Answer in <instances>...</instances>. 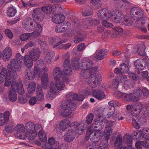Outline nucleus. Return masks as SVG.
<instances>
[{"instance_id":"f257e3e1","label":"nucleus","mask_w":149,"mask_h":149,"mask_svg":"<svg viewBox=\"0 0 149 149\" xmlns=\"http://www.w3.org/2000/svg\"><path fill=\"white\" fill-rule=\"evenodd\" d=\"M65 97L67 100H63L61 102L59 111L61 115L65 117L71 115L73 108L76 106V104L71 102V100L74 99L76 100L82 101L84 98V96L82 95L72 93H67Z\"/></svg>"},{"instance_id":"f03ea898","label":"nucleus","mask_w":149,"mask_h":149,"mask_svg":"<svg viewBox=\"0 0 149 149\" xmlns=\"http://www.w3.org/2000/svg\"><path fill=\"white\" fill-rule=\"evenodd\" d=\"M78 58H74L72 60V65L73 69L77 70L80 68L84 70H89L93 65V62L88 58H84L79 62Z\"/></svg>"},{"instance_id":"7ed1b4c3","label":"nucleus","mask_w":149,"mask_h":149,"mask_svg":"<svg viewBox=\"0 0 149 149\" xmlns=\"http://www.w3.org/2000/svg\"><path fill=\"white\" fill-rule=\"evenodd\" d=\"M55 81L54 84L52 83L50 84L49 89L47 93L46 97L49 99L53 100L55 97L58 90L61 91L65 88V84L60 79Z\"/></svg>"},{"instance_id":"20e7f679","label":"nucleus","mask_w":149,"mask_h":149,"mask_svg":"<svg viewBox=\"0 0 149 149\" xmlns=\"http://www.w3.org/2000/svg\"><path fill=\"white\" fill-rule=\"evenodd\" d=\"M16 59L13 58L11 59L10 61V64H8L7 66L8 70L9 72L13 70L12 73L13 75L15 74L16 72L19 71L21 69L22 65H23V56H21L19 53L16 54Z\"/></svg>"},{"instance_id":"39448f33","label":"nucleus","mask_w":149,"mask_h":149,"mask_svg":"<svg viewBox=\"0 0 149 149\" xmlns=\"http://www.w3.org/2000/svg\"><path fill=\"white\" fill-rule=\"evenodd\" d=\"M102 137V134L100 131L88 129L86 134V139L88 140L90 138L92 142H95L98 141Z\"/></svg>"},{"instance_id":"423d86ee","label":"nucleus","mask_w":149,"mask_h":149,"mask_svg":"<svg viewBox=\"0 0 149 149\" xmlns=\"http://www.w3.org/2000/svg\"><path fill=\"white\" fill-rule=\"evenodd\" d=\"M102 79V78L100 74L93 73L88 79V83L89 85L91 87H96L101 82Z\"/></svg>"},{"instance_id":"0eeeda50","label":"nucleus","mask_w":149,"mask_h":149,"mask_svg":"<svg viewBox=\"0 0 149 149\" xmlns=\"http://www.w3.org/2000/svg\"><path fill=\"white\" fill-rule=\"evenodd\" d=\"M77 28L78 29H76V30L75 33L73 30L70 29L67 31L66 35L67 36L72 37L73 36L74 34H75L77 37H79L74 40V42L75 43H77L82 41L85 37L84 32L81 33L80 32L81 29L80 27V26H77Z\"/></svg>"},{"instance_id":"6e6552de","label":"nucleus","mask_w":149,"mask_h":149,"mask_svg":"<svg viewBox=\"0 0 149 149\" xmlns=\"http://www.w3.org/2000/svg\"><path fill=\"white\" fill-rule=\"evenodd\" d=\"M45 64L42 59H40L36 62L35 66L34 72L37 75L40 76L42 71L44 72L48 71L47 68L45 67Z\"/></svg>"},{"instance_id":"1a4fd4ad","label":"nucleus","mask_w":149,"mask_h":149,"mask_svg":"<svg viewBox=\"0 0 149 149\" xmlns=\"http://www.w3.org/2000/svg\"><path fill=\"white\" fill-rule=\"evenodd\" d=\"M130 14L132 17L135 20H139L144 17V11L139 7L132 8L130 10Z\"/></svg>"},{"instance_id":"9d476101","label":"nucleus","mask_w":149,"mask_h":149,"mask_svg":"<svg viewBox=\"0 0 149 149\" xmlns=\"http://www.w3.org/2000/svg\"><path fill=\"white\" fill-rule=\"evenodd\" d=\"M17 132L15 136L20 139H24L26 138V133L25 132V127L24 125L22 124L17 125L15 128Z\"/></svg>"},{"instance_id":"9b49d317","label":"nucleus","mask_w":149,"mask_h":149,"mask_svg":"<svg viewBox=\"0 0 149 149\" xmlns=\"http://www.w3.org/2000/svg\"><path fill=\"white\" fill-rule=\"evenodd\" d=\"M98 18L101 20L109 19L112 16V12L106 8L102 9L97 13Z\"/></svg>"},{"instance_id":"f8f14e48","label":"nucleus","mask_w":149,"mask_h":149,"mask_svg":"<svg viewBox=\"0 0 149 149\" xmlns=\"http://www.w3.org/2000/svg\"><path fill=\"white\" fill-rule=\"evenodd\" d=\"M15 69L11 71L10 72H9L8 70V72L7 69L6 68H3L1 70L0 73V83H2L4 81L5 79L9 78L10 77H11L12 78H14V77L16 75V72L15 74L13 75L12 73L13 70H15Z\"/></svg>"},{"instance_id":"ddd939ff","label":"nucleus","mask_w":149,"mask_h":149,"mask_svg":"<svg viewBox=\"0 0 149 149\" xmlns=\"http://www.w3.org/2000/svg\"><path fill=\"white\" fill-rule=\"evenodd\" d=\"M12 90L16 91H17L18 93L20 95L23 94L24 93V90L23 88L21 82H17L13 81L11 84Z\"/></svg>"},{"instance_id":"4468645a","label":"nucleus","mask_w":149,"mask_h":149,"mask_svg":"<svg viewBox=\"0 0 149 149\" xmlns=\"http://www.w3.org/2000/svg\"><path fill=\"white\" fill-rule=\"evenodd\" d=\"M32 16L33 20L36 22L42 21L44 17V15L38 8H36L34 10Z\"/></svg>"},{"instance_id":"2eb2a0df","label":"nucleus","mask_w":149,"mask_h":149,"mask_svg":"<svg viewBox=\"0 0 149 149\" xmlns=\"http://www.w3.org/2000/svg\"><path fill=\"white\" fill-rule=\"evenodd\" d=\"M119 81L123 84V87L126 90L129 89L131 86L132 83L127 79V77L123 74L120 75L118 77Z\"/></svg>"},{"instance_id":"dca6fc26","label":"nucleus","mask_w":149,"mask_h":149,"mask_svg":"<svg viewBox=\"0 0 149 149\" xmlns=\"http://www.w3.org/2000/svg\"><path fill=\"white\" fill-rule=\"evenodd\" d=\"M65 41L61 39L58 36H55L50 38L49 42L50 45L52 46L53 48H55L59 45L65 42Z\"/></svg>"},{"instance_id":"f3484780","label":"nucleus","mask_w":149,"mask_h":149,"mask_svg":"<svg viewBox=\"0 0 149 149\" xmlns=\"http://www.w3.org/2000/svg\"><path fill=\"white\" fill-rule=\"evenodd\" d=\"M112 21L115 23H120L123 21L124 15L122 13L118 10L112 11Z\"/></svg>"},{"instance_id":"a211bd4d","label":"nucleus","mask_w":149,"mask_h":149,"mask_svg":"<svg viewBox=\"0 0 149 149\" xmlns=\"http://www.w3.org/2000/svg\"><path fill=\"white\" fill-rule=\"evenodd\" d=\"M115 111V107L111 108L110 107H107L104 108L102 110V115L104 117L109 118L114 114Z\"/></svg>"},{"instance_id":"6ab92c4d","label":"nucleus","mask_w":149,"mask_h":149,"mask_svg":"<svg viewBox=\"0 0 149 149\" xmlns=\"http://www.w3.org/2000/svg\"><path fill=\"white\" fill-rule=\"evenodd\" d=\"M63 68L64 73L65 75L70 76L72 74V68L71 67L70 61L68 59H66L64 61Z\"/></svg>"},{"instance_id":"aec40b11","label":"nucleus","mask_w":149,"mask_h":149,"mask_svg":"<svg viewBox=\"0 0 149 149\" xmlns=\"http://www.w3.org/2000/svg\"><path fill=\"white\" fill-rule=\"evenodd\" d=\"M91 95L93 97L99 100H102L106 97L104 93L99 89L93 90Z\"/></svg>"},{"instance_id":"412c9836","label":"nucleus","mask_w":149,"mask_h":149,"mask_svg":"<svg viewBox=\"0 0 149 149\" xmlns=\"http://www.w3.org/2000/svg\"><path fill=\"white\" fill-rule=\"evenodd\" d=\"M107 54V50L102 49L96 52L93 56L97 60H100L104 58L106 56Z\"/></svg>"},{"instance_id":"4be33fe9","label":"nucleus","mask_w":149,"mask_h":149,"mask_svg":"<svg viewBox=\"0 0 149 149\" xmlns=\"http://www.w3.org/2000/svg\"><path fill=\"white\" fill-rule=\"evenodd\" d=\"M12 51L10 47H6L2 53L3 60L6 61H9L12 56Z\"/></svg>"},{"instance_id":"5701e85b","label":"nucleus","mask_w":149,"mask_h":149,"mask_svg":"<svg viewBox=\"0 0 149 149\" xmlns=\"http://www.w3.org/2000/svg\"><path fill=\"white\" fill-rule=\"evenodd\" d=\"M104 127V125L99 120H94L92 124L91 125V127L88 129L91 130H94L100 131Z\"/></svg>"},{"instance_id":"b1692460","label":"nucleus","mask_w":149,"mask_h":149,"mask_svg":"<svg viewBox=\"0 0 149 149\" xmlns=\"http://www.w3.org/2000/svg\"><path fill=\"white\" fill-rule=\"evenodd\" d=\"M112 125L107 124L105 127L104 132V136L106 140L103 141L102 142H107L108 144V141L109 139L111 134L112 132V129L111 128Z\"/></svg>"},{"instance_id":"393cba45","label":"nucleus","mask_w":149,"mask_h":149,"mask_svg":"<svg viewBox=\"0 0 149 149\" xmlns=\"http://www.w3.org/2000/svg\"><path fill=\"white\" fill-rule=\"evenodd\" d=\"M97 70V67H94L89 70H84L81 73V76L85 79H87L91 77L93 73H95Z\"/></svg>"},{"instance_id":"a878e982","label":"nucleus","mask_w":149,"mask_h":149,"mask_svg":"<svg viewBox=\"0 0 149 149\" xmlns=\"http://www.w3.org/2000/svg\"><path fill=\"white\" fill-rule=\"evenodd\" d=\"M75 132L72 130H69L64 135L65 140L70 142L72 141L75 138Z\"/></svg>"},{"instance_id":"bb28decb","label":"nucleus","mask_w":149,"mask_h":149,"mask_svg":"<svg viewBox=\"0 0 149 149\" xmlns=\"http://www.w3.org/2000/svg\"><path fill=\"white\" fill-rule=\"evenodd\" d=\"M41 52L38 48L33 49L30 52L29 56L33 61H36L40 57Z\"/></svg>"},{"instance_id":"cd10ccee","label":"nucleus","mask_w":149,"mask_h":149,"mask_svg":"<svg viewBox=\"0 0 149 149\" xmlns=\"http://www.w3.org/2000/svg\"><path fill=\"white\" fill-rule=\"evenodd\" d=\"M71 125H74L75 128V133L78 135H80L83 134L84 131V126L83 124L77 122L72 123Z\"/></svg>"},{"instance_id":"c85d7f7f","label":"nucleus","mask_w":149,"mask_h":149,"mask_svg":"<svg viewBox=\"0 0 149 149\" xmlns=\"http://www.w3.org/2000/svg\"><path fill=\"white\" fill-rule=\"evenodd\" d=\"M35 97L38 101H42L44 100V92L40 86L38 85L37 86Z\"/></svg>"},{"instance_id":"c756f323","label":"nucleus","mask_w":149,"mask_h":149,"mask_svg":"<svg viewBox=\"0 0 149 149\" xmlns=\"http://www.w3.org/2000/svg\"><path fill=\"white\" fill-rule=\"evenodd\" d=\"M62 72L61 69L59 67H56L53 70L52 74L55 81H58L60 79Z\"/></svg>"},{"instance_id":"7c9ffc66","label":"nucleus","mask_w":149,"mask_h":149,"mask_svg":"<svg viewBox=\"0 0 149 149\" xmlns=\"http://www.w3.org/2000/svg\"><path fill=\"white\" fill-rule=\"evenodd\" d=\"M53 22L56 24H59L64 21L65 19V16L61 14L56 15L52 17Z\"/></svg>"},{"instance_id":"2f4dec72","label":"nucleus","mask_w":149,"mask_h":149,"mask_svg":"<svg viewBox=\"0 0 149 149\" xmlns=\"http://www.w3.org/2000/svg\"><path fill=\"white\" fill-rule=\"evenodd\" d=\"M100 23V22L99 20L95 19L89 18L86 19L85 22L83 23L84 25L86 26L85 28H88L90 25H97Z\"/></svg>"},{"instance_id":"473e14b6","label":"nucleus","mask_w":149,"mask_h":149,"mask_svg":"<svg viewBox=\"0 0 149 149\" xmlns=\"http://www.w3.org/2000/svg\"><path fill=\"white\" fill-rule=\"evenodd\" d=\"M42 31V28L41 25L37 23L35 30L33 32L30 33L31 37H38L40 36Z\"/></svg>"},{"instance_id":"72a5a7b5","label":"nucleus","mask_w":149,"mask_h":149,"mask_svg":"<svg viewBox=\"0 0 149 149\" xmlns=\"http://www.w3.org/2000/svg\"><path fill=\"white\" fill-rule=\"evenodd\" d=\"M70 121L68 119H66L62 120L59 124V127L63 131H64L67 129L69 124Z\"/></svg>"},{"instance_id":"f704fd0d","label":"nucleus","mask_w":149,"mask_h":149,"mask_svg":"<svg viewBox=\"0 0 149 149\" xmlns=\"http://www.w3.org/2000/svg\"><path fill=\"white\" fill-rule=\"evenodd\" d=\"M8 97L10 100L12 102L16 101L17 99L16 91L10 89L8 92Z\"/></svg>"},{"instance_id":"c9c22d12","label":"nucleus","mask_w":149,"mask_h":149,"mask_svg":"<svg viewBox=\"0 0 149 149\" xmlns=\"http://www.w3.org/2000/svg\"><path fill=\"white\" fill-rule=\"evenodd\" d=\"M31 70H26L25 72V75L26 78L29 80H32L34 79L36 75H37L34 72Z\"/></svg>"},{"instance_id":"e433bc0d","label":"nucleus","mask_w":149,"mask_h":149,"mask_svg":"<svg viewBox=\"0 0 149 149\" xmlns=\"http://www.w3.org/2000/svg\"><path fill=\"white\" fill-rule=\"evenodd\" d=\"M24 58V63L26 67L28 68H31L33 65V60L28 55L25 56Z\"/></svg>"},{"instance_id":"4c0bfd02","label":"nucleus","mask_w":149,"mask_h":149,"mask_svg":"<svg viewBox=\"0 0 149 149\" xmlns=\"http://www.w3.org/2000/svg\"><path fill=\"white\" fill-rule=\"evenodd\" d=\"M123 100L126 102L131 101L135 102V99H134L132 93L127 94L124 93Z\"/></svg>"},{"instance_id":"58836bf2","label":"nucleus","mask_w":149,"mask_h":149,"mask_svg":"<svg viewBox=\"0 0 149 149\" xmlns=\"http://www.w3.org/2000/svg\"><path fill=\"white\" fill-rule=\"evenodd\" d=\"M122 138L120 136H118L116 139L114 143V146L116 149H122L124 146H122Z\"/></svg>"},{"instance_id":"ea45409f","label":"nucleus","mask_w":149,"mask_h":149,"mask_svg":"<svg viewBox=\"0 0 149 149\" xmlns=\"http://www.w3.org/2000/svg\"><path fill=\"white\" fill-rule=\"evenodd\" d=\"M143 63L144 61L141 59H139L134 62L135 65L139 70H143Z\"/></svg>"},{"instance_id":"a19ab883","label":"nucleus","mask_w":149,"mask_h":149,"mask_svg":"<svg viewBox=\"0 0 149 149\" xmlns=\"http://www.w3.org/2000/svg\"><path fill=\"white\" fill-rule=\"evenodd\" d=\"M52 6L50 4H46L44 5L42 7V10L45 13L47 14H50L52 10Z\"/></svg>"},{"instance_id":"79ce46f5","label":"nucleus","mask_w":149,"mask_h":149,"mask_svg":"<svg viewBox=\"0 0 149 149\" xmlns=\"http://www.w3.org/2000/svg\"><path fill=\"white\" fill-rule=\"evenodd\" d=\"M26 137L27 136L29 138V141H33L35 140L37 137V133L33 131L26 132Z\"/></svg>"},{"instance_id":"37998d69","label":"nucleus","mask_w":149,"mask_h":149,"mask_svg":"<svg viewBox=\"0 0 149 149\" xmlns=\"http://www.w3.org/2000/svg\"><path fill=\"white\" fill-rule=\"evenodd\" d=\"M38 136L40 141L43 143H46L47 140L46 135L45 131L40 130L39 132Z\"/></svg>"},{"instance_id":"c03bdc74","label":"nucleus","mask_w":149,"mask_h":149,"mask_svg":"<svg viewBox=\"0 0 149 149\" xmlns=\"http://www.w3.org/2000/svg\"><path fill=\"white\" fill-rule=\"evenodd\" d=\"M133 95L134 99H135V102L139 100V98L142 95V91L141 89L138 88L134 91Z\"/></svg>"},{"instance_id":"a18cd8bd","label":"nucleus","mask_w":149,"mask_h":149,"mask_svg":"<svg viewBox=\"0 0 149 149\" xmlns=\"http://www.w3.org/2000/svg\"><path fill=\"white\" fill-rule=\"evenodd\" d=\"M16 13L17 10L13 6H10L8 8L7 14L9 16L13 17L15 15Z\"/></svg>"},{"instance_id":"49530a36","label":"nucleus","mask_w":149,"mask_h":149,"mask_svg":"<svg viewBox=\"0 0 149 149\" xmlns=\"http://www.w3.org/2000/svg\"><path fill=\"white\" fill-rule=\"evenodd\" d=\"M54 54V53L53 51H50L47 53L45 58L46 63L48 64H50L51 63L52 57Z\"/></svg>"},{"instance_id":"de8ad7c7","label":"nucleus","mask_w":149,"mask_h":149,"mask_svg":"<svg viewBox=\"0 0 149 149\" xmlns=\"http://www.w3.org/2000/svg\"><path fill=\"white\" fill-rule=\"evenodd\" d=\"M133 134L136 137V139H140L143 138L146 136V134H144L143 131L140 130H137L134 132Z\"/></svg>"},{"instance_id":"09e8293b","label":"nucleus","mask_w":149,"mask_h":149,"mask_svg":"<svg viewBox=\"0 0 149 149\" xmlns=\"http://www.w3.org/2000/svg\"><path fill=\"white\" fill-rule=\"evenodd\" d=\"M124 139L128 146H130L132 143V137L129 133H127L124 136Z\"/></svg>"},{"instance_id":"8fccbe9b","label":"nucleus","mask_w":149,"mask_h":149,"mask_svg":"<svg viewBox=\"0 0 149 149\" xmlns=\"http://www.w3.org/2000/svg\"><path fill=\"white\" fill-rule=\"evenodd\" d=\"M36 83L34 82H31L29 84L27 91L30 94L33 93L35 91L36 89Z\"/></svg>"},{"instance_id":"3c124183","label":"nucleus","mask_w":149,"mask_h":149,"mask_svg":"<svg viewBox=\"0 0 149 149\" xmlns=\"http://www.w3.org/2000/svg\"><path fill=\"white\" fill-rule=\"evenodd\" d=\"M68 29L67 25H62L60 24L57 25L55 28V31L57 33H60Z\"/></svg>"},{"instance_id":"603ef678","label":"nucleus","mask_w":149,"mask_h":149,"mask_svg":"<svg viewBox=\"0 0 149 149\" xmlns=\"http://www.w3.org/2000/svg\"><path fill=\"white\" fill-rule=\"evenodd\" d=\"M34 123L32 122L29 121L27 122L25 125L26 128V132L32 131L34 127Z\"/></svg>"},{"instance_id":"864d4df0","label":"nucleus","mask_w":149,"mask_h":149,"mask_svg":"<svg viewBox=\"0 0 149 149\" xmlns=\"http://www.w3.org/2000/svg\"><path fill=\"white\" fill-rule=\"evenodd\" d=\"M145 49V45L143 44L139 47L138 50H137L136 49V50L137 51L139 55L141 56L144 54Z\"/></svg>"},{"instance_id":"5fc2aeb1","label":"nucleus","mask_w":149,"mask_h":149,"mask_svg":"<svg viewBox=\"0 0 149 149\" xmlns=\"http://www.w3.org/2000/svg\"><path fill=\"white\" fill-rule=\"evenodd\" d=\"M120 69L121 70V73H127L129 71L128 66L124 63L121 64L120 65Z\"/></svg>"},{"instance_id":"6e6d98bb","label":"nucleus","mask_w":149,"mask_h":149,"mask_svg":"<svg viewBox=\"0 0 149 149\" xmlns=\"http://www.w3.org/2000/svg\"><path fill=\"white\" fill-rule=\"evenodd\" d=\"M98 148V146L96 145L95 142L88 143L86 146V149H97Z\"/></svg>"},{"instance_id":"4d7b16f0","label":"nucleus","mask_w":149,"mask_h":149,"mask_svg":"<svg viewBox=\"0 0 149 149\" xmlns=\"http://www.w3.org/2000/svg\"><path fill=\"white\" fill-rule=\"evenodd\" d=\"M94 115L92 113H90L87 115L86 120V123L88 124H90L93 118Z\"/></svg>"},{"instance_id":"13d9d810","label":"nucleus","mask_w":149,"mask_h":149,"mask_svg":"<svg viewBox=\"0 0 149 149\" xmlns=\"http://www.w3.org/2000/svg\"><path fill=\"white\" fill-rule=\"evenodd\" d=\"M34 21H33L32 19L31 18L28 17L26 18L22 22L23 26L24 27V26H26L29 25L30 24H31Z\"/></svg>"},{"instance_id":"bf43d9fd","label":"nucleus","mask_w":149,"mask_h":149,"mask_svg":"<svg viewBox=\"0 0 149 149\" xmlns=\"http://www.w3.org/2000/svg\"><path fill=\"white\" fill-rule=\"evenodd\" d=\"M123 23L126 26H130L132 25L133 22L132 20L129 18H128L126 17H123Z\"/></svg>"},{"instance_id":"052dcab7","label":"nucleus","mask_w":149,"mask_h":149,"mask_svg":"<svg viewBox=\"0 0 149 149\" xmlns=\"http://www.w3.org/2000/svg\"><path fill=\"white\" fill-rule=\"evenodd\" d=\"M90 3L95 8H97L101 5V0H91Z\"/></svg>"},{"instance_id":"680f3d73","label":"nucleus","mask_w":149,"mask_h":149,"mask_svg":"<svg viewBox=\"0 0 149 149\" xmlns=\"http://www.w3.org/2000/svg\"><path fill=\"white\" fill-rule=\"evenodd\" d=\"M35 22H33L32 24H30L29 25L26 26H24V28L28 31H33L35 29Z\"/></svg>"},{"instance_id":"e2e57ef3","label":"nucleus","mask_w":149,"mask_h":149,"mask_svg":"<svg viewBox=\"0 0 149 149\" xmlns=\"http://www.w3.org/2000/svg\"><path fill=\"white\" fill-rule=\"evenodd\" d=\"M31 37L30 33H25L22 35L20 36V39L22 41H25Z\"/></svg>"},{"instance_id":"0e129e2a","label":"nucleus","mask_w":149,"mask_h":149,"mask_svg":"<svg viewBox=\"0 0 149 149\" xmlns=\"http://www.w3.org/2000/svg\"><path fill=\"white\" fill-rule=\"evenodd\" d=\"M111 88L114 89L117 88L119 85V81L118 79H113L112 82Z\"/></svg>"},{"instance_id":"69168bd1","label":"nucleus","mask_w":149,"mask_h":149,"mask_svg":"<svg viewBox=\"0 0 149 149\" xmlns=\"http://www.w3.org/2000/svg\"><path fill=\"white\" fill-rule=\"evenodd\" d=\"M102 24L107 28H111L113 26V24L109 23L105 20H103L101 22Z\"/></svg>"},{"instance_id":"338daca9","label":"nucleus","mask_w":149,"mask_h":149,"mask_svg":"<svg viewBox=\"0 0 149 149\" xmlns=\"http://www.w3.org/2000/svg\"><path fill=\"white\" fill-rule=\"evenodd\" d=\"M145 140V142H144L143 146L146 148H149V135H146L143 138Z\"/></svg>"},{"instance_id":"774afa93","label":"nucleus","mask_w":149,"mask_h":149,"mask_svg":"<svg viewBox=\"0 0 149 149\" xmlns=\"http://www.w3.org/2000/svg\"><path fill=\"white\" fill-rule=\"evenodd\" d=\"M107 142H102L100 144V149H108Z\"/></svg>"}]
</instances>
